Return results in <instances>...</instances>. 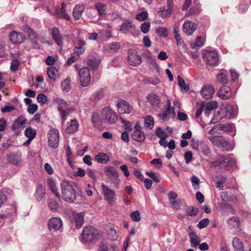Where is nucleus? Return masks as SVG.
<instances>
[{
	"instance_id": "obj_1",
	"label": "nucleus",
	"mask_w": 251,
	"mask_h": 251,
	"mask_svg": "<svg viewBox=\"0 0 251 251\" xmlns=\"http://www.w3.org/2000/svg\"><path fill=\"white\" fill-rule=\"evenodd\" d=\"M63 200L70 203L74 202L76 199L75 183L67 180H63L60 183Z\"/></svg>"
},
{
	"instance_id": "obj_2",
	"label": "nucleus",
	"mask_w": 251,
	"mask_h": 251,
	"mask_svg": "<svg viewBox=\"0 0 251 251\" xmlns=\"http://www.w3.org/2000/svg\"><path fill=\"white\" fill-rule=\"evenodd\" d=\"M53 103L57 105V109L61 117L62 123H64L66 120L67 117L73 112V110L69 108L67 102L60 98L53 99Z\"/></svg>"
},
{
	"instance_id": "obj_3",
	"label": "nucleus",
	"mask_w": 251,
	"mask_h": 251,
	"mask_svg": "<svg viewBox=\"0 0 251 251\" xmlns=\"http://www.w3.org/2000/svg\"><path fill=\"white\" fill-rule=\"evenodd\" d=\"M81 236L83 242L90 243L98 240L100 235L97 229L89 226L84 228Z\"/></svg>"
},
{
	"instance_id": "obj_4",
	"label": "nucleus",
	"mask_w": 251,
	"mask_h": 251,
	"mask_svg": "<svg viewBox=\"0 0 251 251\" xmlns=\"http://www.w3.org/2000/svg\"><path fill=\"white\" fill-rule=\"evenodd\" d=\"M101 115L102 119L105 122L110 125L115 124L118 120L117 114L108 106L102 109Z\"/></svg>"
},
{
	"instance_id": "obj_5",
	"label": "nucleus",
	"mask_w": 251,
	"mask_h": 251,
	"mask_svg": "<svg viewBox=\"0 0 251 251\" xmlns=\"http://www.w3.org/2000/svg\"><path fill=\"white\" fill-rule=\"evenodd\" d=\"M208 139L215 146L222 148L223 150L229 151V143L222 136H208Z\"/></svg>"
},
{
	"instance_id": "obj_6",
	"label": "nucleus",
	"mask_w": 251,
	"mask_h": 251,
	"mask_svg": "<svg viewBox=\"0 0 251 251\" xmlns=\"http://www.w3.org/2000/svg\"><path fill=\"white\" fill-rule=\"evenodd\" d=\"M79 80L81 85L83 87L88 86L91 81L90 70L87 67H83L78 71Z\"/></svg>"
},
{
	"instance_id": "obj_7",
	"label": "nucleus",
	"mask_w": 251,
	"mask_h": 251,
	"mask_svg": "<svg viewBox=\"0 0 251 251\" xmlns=\"http://www.w3.org/2000/svg\"><path fill=\"white\" fill-rule=\"evenodd\" d=\"M101 187L105 200L109 205H113L116 199L115 191L109 188L103 183L102 184Z\"/></svg>"
},
{
	"instance_id": "obj_8",
	"label": "nucleus",
	"mask_w": 251,
	"mask_h": 251,
	"mask_svg": "<svg viewBox=\"0 0 251 251\" xmlns=\"http://www.w3.org/2000/svg\"><path fill=\"white\" fill-rule=\"evenodd\" d=\"M203 60L209 65H214L218 61V53L216 51L204 50L202 52Z\"/></svg>"
},
{
	"instance_id": "obj_9",
	"label": "nucleus",
	"mask_w": 251,
	"mask_h": 251,
	"mask_svg": "<svg viewBox=\"0 0 251 251\" xmlns=\"http://www.w3.org/2000/svg\"><path fill=\"white\" fill-rule=\"evenodd\" d=\"M59 131L56 129H51L48 134L49 145L53 148H57L59 144Z\"/></svg>"
},
{
	"instance_id": "obj_10",
	"label": "nucleus",
	"mask_w": 251,
	"mask_h": 251,
	"mask_svg": "<svg viewBox=\"0 0 251 251\" xmlns=\"http://www.w3.org/2000/svg\"><path fill=\"white\" fill-rule=\"evenodd\" d=\"M127 54V61L130 65L136 66L141 64L142 62L141 57L137 54L135 50H129Z\"/></svg>"
},
{
	"instance_id": "obj_11",
	"label": "nucleus",
	"mask_w": 251,
	"mask_h": 251,
	"mask_svg": "<svg viewBox=\"0 0 251 251\" xmlns=\"http://www.w3.org/2000/svg\"><path fill=\"white\" fill-rule=\"evenodd\" d=\"M117 109L120 114H129L132 107L125 100H120L117 104Z\"/></svg>"
},
{
	"instance_id": "obj_12",
	"label": "nucleus",
	"mask_w": 251,
	"mask_h": 251,
	"mask_svg": "<svg viewBox=\"0 0 251 251\" xmlns=\"http://www.w3.org/2000/svg\"><path fill=\"white\" fill-rule=\"evenodd\" d=\"M233 94L231 88L227 86H223L217 92L218 96L223 100L228 99L231 98Z\"/></svg>"
},
{
	"instance_id": "obj_13",
	"label": "nucleus",
	"mask_w": 251,
	"mask_h": 251,
	"mask_svg": "<svg viewBox=\"0 0 251 251\" xmlns=\"http://www.w3.org/2000/svg\"><path fill=\"white\" fill-rule=\"evenodd\" d=\"M27 120L22 116L17 118L13 122L11 129L12 130H17L21 128H24L27 123Z\"/></svg>"
},
{
	"instance_id": "obj_14",
	"label": "nucleus",
	"mask_w": 251,
	"mask_h": 251,
	"mask_svg": "<svg viewBox=\"0 0 251 251\" xmlns=\"http://www.w3.org/2000/svg\"><path fill=\"white\" fill-rule=\"evenodd\" d=\"M197 29V25L191 21H186L183 25V31L186 34L190 35Z\"/></svg>"
},
{
	"instance_id": "obj_15",
	"label": "nucleus",
	"mask_w": 251,
	"mask_h": 251,
	"mask_svg": "<svg viewBox=\"0 0 251 251\" xmlns=\"http://www.w3.org/2000/svg\"><path fill=\"white\" fill-rule=\"evenodd\" d=\"M8 162L16 166H21L23 160L20 155L16 153H10L7 155Z\"/></svg>"
},
{
	"instance_id": "obj_16",
	"label": "nucleus",
	"mask_w": 251,
	"mask_h": 251,
	"mask_svg": "<svg viewBox=\"0 0 251 251\" xmlns=\"http://www.w3.org/2000/svg\"><path fill=\"white\" fill-rule=\"evenodd\" d=\"M215 92L214 89L211 85H204L201 91V93L205 99H211Z\"/></svg>"
},
{
	"instance_id": "obj_17",
	"label": "nucleus",
	"mask_w": 251,
	"mask_h": 251,
	"mask_svg": "<svg viewBox=\"0 0 251 251\" xmlns=\"http://www.w3.org/2000/svg\"><path fill=\"white\" fill-rule=\"evenodd\" d=\"M24 39V36L21 33L15 31L11 32L9 35V39L13 44H20L23 42Z\"/></svg>"
},
{
	"instance_id": "obj_18",
	"label": "nucleus",
	"mask_w": 251,
	"mask_h": 251,
	"mask_svg": "<svg viewBox=\"0 0 251 251\" xmlns=\"http://www.w3.org/2000/svg\"><path fill=\"white\" fill-rule=\"evenodd\" d=\"M51 35L56 44L59 47H62L63 45V38L58 28L54 27L52 28Z\"/></svg>"
},
{
	"instance_id": "obj_19",
	"label": "nucleus",
	"mask_w": 251,
	"mask_h": 251,
	"mask_svg": "<svg viewBox=\"0 0 251 251\" xmlns=\"http://www.w3.org/2000/svg\"><path fill=\"white\" fill-rule=\"evenodd\" d=\"M65 6V4L64 3H62L61 4V8L55 9L54 14L58 18H64L67 20H71V17L66 13Z\"/></svg>"
},
{
	"instance_id": "obj_20",
	"label": "nucleus",
	"mask_w": 251,
	"mask_h": 251,
	"mask_svg": "<svg viewBox=\"0 0 251 251\" xmlns=\"http://www.w3.org/2000/svg\"><path fill=\"white\" fill-rule=\"evenodd\" d=\"M79 127L78 121L76 119H73L67 123L66 132L67 133L72 134L76 132Z\"/></svg>"
},
{
	"instance_id": "obj_21",
	"label": "nucleus",
	"mask_w": 251,
	"mask_h": 251,
	"mask_svg": "<svg viewBox=\"0 0 251 251\" xmlns=\"http://www.w3.org/2000/svg\"><path fill=\"white\" fill-rule=\"evenodd\" d=\"M147 100L154 108L159 107L160 100L158 96L153 93H151L147 97Z\"/></svg>"
},
{
	"instance_id": "obj_22",
	"label": "nucleus",
	"mask_w": 251,
	"mask_h": 251,
	"mask_svg": "<svg viewBox=\"0 0 251 251\" xmlns=\"http://www.w3.org/2000/svg\"><path fill=\"white\" fill-rule=\"evenodd\" d=\"M223 108H222L216 111L214 116V118L211 120V124H216L221 120L223 118L226 117V114Z\"/></svg>"
},
{
	"instance_id": "obj_23",
	"label": "nucleus",
	"mask_w": 251,
	"mask_h": 251,
	"mask_svg": "<svg viewBox=\"0 0 251 251\" xmlns=\"http://www.w3.org/2000/svg\"><path fill=\"white\" fill-rule=\"evenodd\" d=\"M84 10V6L82 4H77L73 9V15L75 20H79Z\"/></svg>"
},
{
	"instance_id": "obj_24",
	"label": "nucleus",
	"mask_w": 251,
	"mask_h": 251,
	"mask_svg": "<svg viewBox=\"0 0 251 251\" xmlns=\"http://www.w3.org/2000/svg\"><path fill=\"white\" fill-rule=\"evenodd\" d=\"M226 163L229 164V161L223 155H219L217 159L214 161L212 162L211 164L213 167H216L217 166H223L224 164Z\"/></svg>"
},
{
	"instance_id": "obj_25",
	"label": "nucleus",
	"mask_w": 251,
	"mask_h": 251,
	"mask_svg": "<svg viewBox=\"0 0 251 251\" xmlns=\"http://www.w3.org/2000/svg\"><path fill=\"white\" fill-rule=\"evenodd\" d=\"M232 244L234 251H245L243 242L239 238L237 237L233 238Z\"/></svg>"
},
{
	"instance_id": "obj_26",
	"label": "nucleus",
	"mask_w": 251,
	"mask_h": 251,
	"mask_svg": "<svg viewBox=\"0 0 251 251\" xmlns=\"http://www.w3.org/2000/svg\"><path fill=\"white\" fill-rule=\"evenodd\" d=\"M120 47V44L119 43H111L104 47V50L108 53L115 52L119 50Z\"/></svg>"
},
{
	"instance_id": "obj_27",
	"label": "nucleus",
	"mask_w": 251,
	"mask_h": 251,
	"mask_svg": "<svg viewBox=\"0 0 251 251\" xmlns=\"http://www.w3.org/2000/svg\"><path fill=\"white\" fill-rule=\"evenodd\" d=\"M23 30L28 34V37L31 41L36 44L37 35L27 25H24L23 27Z\"/></svg>"
},
{
	"instance_id": "obj_28",
	"label": "nucleus",
	"mask_w": 251,
	"mask_h": 251,
	"mask_svg": "<svg viewBox=\"0 0 251 251\" xmlns=\"http://www.w3.org/2000/svg\"><path fill=\"white\" fill-rule=\"evenodd\" d=\"M48 186L55 196L60 199V194L57 191V188L55 182L51 178H49L47 181Z\"/></svg>"
},
{
	"instance_id": "obj_29",
	"label": "nucleus",
	"mask_w": 251,
	"mask_h": 251,
	"mask_svg": "<svg viewBox=\"0 0 251 251\" xmlns=\"http://www.w3.org/2000/svg\"><path fill=\"white\" fill-rule=\"evenodd\" d=\"M223 109L225 110V112L226 114V117L228 119L233 118L236 114V110L234 109L233 107L230 104L227 105L226 106L223 107Z\"/></svg>"
},
{
	"instance_id": "obj_30",
	"label": "nucleus",
	"mask_w": 251,
	"mask_h": 251,
	"mask_svg": "<svg viewBox=\"0 0 251 251\" xmlns=\"http://www.w3.org/2000/svg\"><path fill=\"white\" fill-rule=\"evenodd\" d=\"M173 9L168 8L166 9L165 7H162L159 8L158 14L162 18H168L171 16L173 13Z\"/></svg>"
},
{
	"instance_id": "obj_31",
	"label": "nucleus",
	"mask_w": 251,
	"mask_h": 251,
	"mask_svg": "<svg viewBox=\"0 0 251 251\" xmlns=\"http://www.w3.org/2000/svg\"><path fill=\"white\" fill-rule=\"evenodd\" d=\"M227 224L229 228L234 229L235 232L239 233L241 231L240 221H228Z\"/></svg>"
},
{
	"instance_id": "obj_32",
	"label": "nucleus",
	"mask_w": 251,
	"mask_h": 251,
	"mask_svg": "<svg viewBox=\"0 0 251 251\" xmlns=\"http://www.w3.org/2000/svg\"><path fill=\"white\" fill-rule=\"evenodd\" d=\"M95 160L99 163L105 164L109 161V157L105 153L100 152L96 156Z\"/></svg>"
},
{
	"instance_id": "obj_33",
	"label": "nucleus",
	"mask_w": 251,
	"mask_h": 251,
	"mask_svg": "<svg viewBox=\"0 0 251 251\" xmlns=\"http://www.w3.org/2000/svg\"><path fill=\"white\" fill-rule=\"evenodd\" d=\"M132 138L138 142H143L145 140V136L140 130H135L132 134Z\"/></svg>"
},
{
	"instance_id": "obj_34",
	"label": "nucleus",
	"mask_w": 251,
	"mask_h": 251,
	"mask_svg": "<svg viewBox=\"0 0 251 251\" xmlns=\"http://www.w3.org/2000/svg\"><path fill=\"white\" fill-rule=\"evenodd\" d=\"M46 188L42 185H39L36 191V199L40 201L45 196Z\"/></svg>"
},
{
	"instance_id": "obj_35",
	"label": "nucleus",
	"mask_w": 251,
	"mask_h": 251,
	"mask_svg": "<svg viewBox=\"0 0 251 251\" xmlns=\"http://www.w3.org/2000/svg\"><path fill=\"white\" fill-rule=\"evenodd\" d=\"M62 226V221H49L48 223V226L50 230H57L59 229Z\"/></svg>"
},
{
	"instance_id": "obj_36",
	"label": "nucleus",
	"mask_w": 251,
	"mask_h": 251,
	"mask_svg": "<svg viewBox=\"0 0 251 251\" xmlns=\"http://www.w3.org/2000/svg\"><path fill=\"white\" fill-rule=\"evenodd\" d=\"M171 207L176 210H179L183 208L185 205V202L184 200H177L170 203Z\"/></svg>"
},
{
	"instance_id": "obj_37",
	"label": "nucleus",
	"mask_w": 251,
	"mask_h": 251,
	"mask_svg": "<svg viewBox=\"0 0 251 251\" xmlns=\"http://www.w3.org/2000/svg\"><path fill=\"white\" fill-rule=\"evenodd\" d=\"M106 175L109 177L117 179L119 177V174L113 167H108L106 170Z\"/></svg>"
},
{
	"instance_id": "obj_38",
	"label": "nucleus",
	"mask_w": 251,
	"mask_h": 251,
	"mask_svg": "<svg viewBox=\"0 0 251 251\" xmlns=\"http://www.w3.org/2000/svg\"><path fill=\"white\" fill-rule=\"evenodd\" d=\"M95 8L97 9L99 14L102 16L106 14V5L101 2H98L95 4Z\"/></svg>"
},
{
	"instance_id": "obj_39",
	"label": "nucleus",
	"mask_w": 251,
	"mask_h": 251,
	"mask_svg": "<svg viewBox=\"0 0 251 251\" xmlns=\"http://www.w3.org/2000/svg\"><path fill=\"white\" fill-rule=\"evenodd\" d=\"M134 25L130 22H126L123 23L120 27V31L123 33H127L129 30L133 27Z\"/></svg>"
},
{
	"instance_id": "obj_40",
	"label": "nucleus",
	"mask_w": 251,
	"mask_h": 251,
	"mask_svg": "<svg viewBox=\"0 0 251 251\" xmlns=\"http://www.w3.org/2000/svg\"><path fill=\"white\" fill-rule=\"evenodd\" d=\"M171 113V102L169 100H168V105L167 109L164 111L161 115H160L161 119L163 121H167L169 119V115Z\"/></svg>"
},
{
	"instance_id": "obj_41",
	"label": "nucleus",
	"mask_w": 251,
	"mask_h": 251,
	"mask_svg": "<svg viewBox=\"0 0 251 251\" xmlns=\"http://www.w3.org/2000/svg\"><path fill=\"white\" fill-rule=\"evenodd\" d=\"M177 79L181 91L187 92L189 90V85L186 84L184 79L180 76H177Z\"/></svg>"
},
{
	"instance_id": "obj_42",
	"label": "nucleus",
	"mask_w": 251,
	"mask_h": 251,
	"mask_svg": "<svg viewBox=\"0 0 251 251\" xmlns=\"http://www.w3.org/2000/svg\"><path fill=\"white\" fill-rule=\"evenodd\" d=\"M57 72V70L55 67H50L47 70V75L49 78L55 81L56 80V73Z\"/></svg>"
},
{
	"instance_id": "obj_43",
	"label": "nucleus",
	"mask_w": 251,
	"mask_h": 251,
	"mask_svg": "<svg viewBox=\"0 0 251 251\" xmlns=\"http://www.w3.org/2000/svg\"><path fill=\"white\" fill-rule=\"evenodd\" d=\"M204 45V42L201 36H198L195 42H192L190 46L192 49L200 48Z\"/></svg>"
},
{
	"instance_id": "obj_44",
	"label": "nucleus",
	"mask_w": 251,
	"mask_h": 251,
	"mask_svg": "<svg viewBox=\"0 0 251 251\" xmlns=\"http://www.w3.org/2000/svg\"><path fill=\"white\" fill-rule=\"evenodd\" d=\"M217 127H219V129L222 130L225 132H228L232 129L234 126L232 124L226 123L217 125Z\"/></svg>"
},
{
	"instance_id": "obj_45",
	"label": "nucleus",
	"mask_w": 251,
	"mask_h": 251,
	"mask_svg": "<svg viewBox=\"0 0 251 251\" xmlns=\"http://www.w3.org/2000/svg\"><path fill=\"white\" fill-rule=\"evenodd\" d=\"M190 236L191 244L193 247H197L200 242L199 237L194 232L191 233Z\"/></svg>"
},
{
	"instance_id": "obj_46",
	"label": "nucleus",
	"mask_w": 251,
	"mask_h": 251,
	"mask_svg": "<svg viewBox=\"0 0 251 251\" xmlns=\"http://www.w3.org/2000/svg\"><path fill=\"white\" fill-rule=\"evenodd\" d=\"M36 132L30 127H27L25 131V135L28 139H33L36 136Z\"/></svg>"
},
{
	"instance_id": "obj_47",
	"label": "nucleus",
	"mask_w": 251,
	"mask_h": 251,
	"mask_svg": "<svg viewBox=\"0 0 251 251\" xmlns=\"http://www.w3.org/2000/svg\"><path fill=\"white\" fill-rule=\"evenodd\" d=\"M70 80L69 79H65L61 83V88L64 93L68 92L71 89Z\"/></svg>"
},
{
	"instance_id": "obj_48",
	"label": "nucleus",
	"mask_w": 251,
	"mask_h": 251,
	"mask_svg": "<svg viewBox=\"0 0 251 251\" xmlns=\"http://www.w3.org/2000/svg\"><path fill=\"white\" fill-rule=\"evenodd\" d=\"M200 148L203 154L207 156H209L210 155L211 151L208 146L205 143H201L200 144Z\"/></svg>"
},
{
	"instance_id": "obj_49",
	"label": "nucleus",
	"mask_w": 251,
	"mask_h": 251,
	"mask_svg": "<svg viewBox=\"0 0 251 251\" xmlns=\"http://www.w3.org/2000/svg\"><path fill=\"white\" fill-rule=\"evenodd\" d=\"M154 125L153 118L151 116H148L145 119V127L151 129Z\"/></svg>"
},
{
	"instance_id": "obj_50",
	"label": "nucleus",
	"mask_w": 251,
	"mask_h": 251,
	"mask_svg": "<svg viewBox=\"0 0 251 251\" xmlns=\"http://www.w3.org/2000/svg\"><path fill=\"white\" fill-rule=\"evenodd\" d=\"M48 204L49 208L52 210L56 211L60 207L59 203L51 199L48 201Z\"/></svg>"
},
{
	"instance_id": "obj_51",
	"label": "nucleus",
	"mask_w": 251,
	"mask_h": 251,
	"mask_svg": "<svg viewBox=\"0 0 251 251\" xmlns=\"http://www.w3.org/2000/svg\"><path fill=\"white\" fill-rule=\"evenodd\" d=\"M217 79L218 82L222 84H226L228 81L227 75L223 73H220L217 76Z\"/></svg>"
},
{
	"instance_id": "obj_52",
	"label": "nucleus",
	"mask_w": 251,
	"mask_h": 251,
	"mask_svg": "<svg viewBox=\"0 0 251 251\" xmlns=\"http://www.w3.org/2000/svg\"><path fill=\"white\" fill-rule=\"evenodd\" d=\"M156 33L163 37H166L168 36V32L167 29L163 27H159L156 30Z\"/></svg>"
},
{
	"instance_id": "obj_53",
	"label": "nucleus",
	"mask_w": 251,
	"mask_h": 251,
	"mask_svg": "<svg viewBox=\"0 0 251 251\" xmlns=\"http://www.w3.org/2000/svg\"><path fill=\"white\" fill-rule=\"evenodd\" d=\"M198 212V208L193 206H189L186 211V213L191 216L196 215Z\"/></svg>"
},
{
	"instance_id": "obj_54",
	"label": "nucleus",
	"mask_w": 251,
	"mask_h": 251,
	"mask_svg": "<svg viewBox=\"0 0 251 251\" xmlns=\"http://www.w3.org/2000/svg\"><path fill=\"white\" fill-rule=\"evenodd\" d=\"M146 174L152 178L154 182L158 183L160 181V175L158 174H156L152 172H147Z\"/></svg>"
},
{
	"instance_id": "obj_55",
	"label": "nucleus",
	"mask_w": 251,
	"mask_h": 251,
	"mask_svg": "<svg viewBox=\"0 0 251 251\" xmlns=\"http://www.w3.org/2000/svg\"><path fill=\"white\" fill-rule=\"evenodd\" d=\"M37 100L38 102L42 103L43 104H47L48 102L47 97L43 94H39L37 96Z\"/></svg>"
},
{
	"instance_id": "obj_56",
	"label": "nucleus",
	"mask_w": 251,
	"mask_h": 251,
	"mask_svg": "<svg viewBox=\"0 0 251 251\" xmlns=\"http://www.w3.org/2000/svg\"><path fill=\"white\" fill-rule=\"evenodd\" d=\"M191 181L192 186L195 190H197L199 188L200 179L199 178L195 176H193L191 177Z\"/></svg>"
},
{
	"instance_id": "obj_57",
	"label": "nucleus",
	"mask_w": 251,
	"mask_h": 251,
	"mask_svg": "<svg viewBox=\"0 0 251 251\" xmlns=\"http://www.w3.org/2000/svg\"><path fill=\"white\" fill-rule=\"evenodd\" d=\"M119 119L122 124L124 125L125 129L128 131H131L132 129L131 124L129 122L124 120L122 117H120Z\"/></svg>"
},
{
	"instance_id": "obj_58",
	"label": "nucleus",
	"mask_w": 251,
	"mask_h": 251,
	"mask_svg": "<svg viewBox=\"0 0 251 251\" xmlns=\"http://www.w3.org/2000/svg\"><path fill=\"white\" fill-rule=\"evenodd\" d=\"M148 17V13L147 11H145L136 16V19L139 21H143L147 19Z\"/></svg>"
},
{
	"instance_id": "obj_59",
	"label": "nucleus",
	"mask_w": 251,
	"mask_h": 251,
	"mask_svg": "<svg viewBox=\"0 0 251 251\" xmlns=\"http://www.w3.org/2000/svg\"><path fill=\"white\" fill-rule=\"evenodd\" d=\"M84 213L83 212H75L73 211L72 212V215L74 220H83L84 218Z\"/></svg>"
},
{
	"instance_id": "obj_60",
	"label": "nucleus",
	"mask_w": 251,
	"mask_h": 251,
	"mask_svg": "<svg viewBox=\"0 0 251 251\" xmlns=\"http://www.w3.org/2000/svg\"><path fill=\"white\" fill-rule=\"evenodd\" d=\"M218 107V103L216 101H212L207 103L206 105L205 108L211 111Z\"/></svg>"
},
{
	"instance_id": "obj_61",
	"label": "nucleus",
	"mask_w": 251,
	"mask_h": 251,
	"mask_svg": "<svg viewBox=\"0 0 251 251\" xmlns=\"http://www.w3.org/2000/svg\"><path fill=\"white\" fill-rule=\"evenodd\" d=\"M108 235L113 240H116L118 238L116 231L112 228L108 231Z\"/></svg>"
},
{
	"instance_id": "obj_62",
	"label": "nucleus",
	"mask_w": 251,
	"mask_h": 251,
	"mask_svg": "<svg viewBox=\"0 0 251 251\" xmlns=\"http://www.w3.org/2000/svg\"><path fill=\"white\" fill-rule=\"evenodd\" d=\"M151 24L149 22H145L141 25V30L144 33H147L150 28Z\"/></svg>"
},
{
	"instance_id": "obj_63",
	"label": "nucleus",
	"mask_w": 251,
	"mask_h": 251,
	"mask_svg": "<svg viewBox=\"0 0 251 251\" xmlns=\"http://www.w3.org/2000/svg\"><path fill=\"white\" fill-rule=\"evenodd\" d=\"M155 133L156 135L160 138L164 137H167L168 134L166 132L164 131L161 128H158L156 131Z\"/></svg>"
},
{
	"instance_id": "obj_64",
	"label": "nucleus",
	"mask_w": 251,
	"mask_h": 251,
	"mask_svg": "<svg viewBox=\"0 0 251 251\" xmlns=\"http://www.w3.org/2000/svg\"><path fill=\"white\" fill-rule=\"evenodd\" d=\"M38 109V106L36 104H29L27 107V111L29 113L33 114Z\"/></svg>"
}]
</instances>
